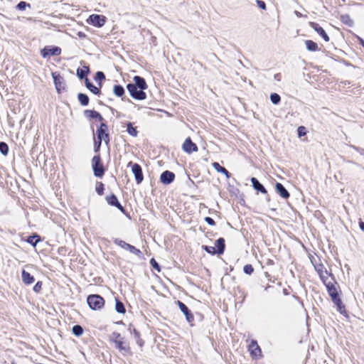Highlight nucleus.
<instances>
[{
  "label": "nucleus",
  "mask_w": 364,
  "mask_h": 364,
  "mask_svg": "<svg viewBox=\"0 0 364 364\" xmlns=\"http://www.w3.org/2000/svg\"><path fill=\"white\" fill-rule=\"evenodd\" d=\"M111 341L123 355L130 353L129 343L124 340V338L121 336L120 333L114 332L112 334Z\"/></svg>",
  "instance_id": "1"
},
{
  "label": "nucleus",
  "mask_w": 364,
  "mask_h": 364,
  "mask_svg": "<svg viewBox=\"0 0 364 364\" xmlns=\"http://www.w3.org/2000/svg\"><path fill=\"white\" fill-rule=\"evenodd\" d=\"M92 168L96 177L102 178L105 173V169L100 155L94 156L92 159Z\"/></svg>",
  "instance_id": "2"
},
{
  "label": "nucleus",
  "mask_w": 364,
  "mask_h": 364,
  "mask_svg": "<svg viewBox=\"0 0 364 364\" xmlns=\"http://www.w3.org/2000/svg\"><path fill=\"white\" fill-rule=\"evenodd\" d=\"M87 301L89 306L94 310L100 309L105 304L104 299L97 294L90 295Z\"/></svg>",
  "instance_id": "3"
},
{
  "label": "nucleus",
  "mask_w": 364,
  "mask_h": 364,
  "mask_svg": "<svg viewBox=\"0 0 364 364\" xmlns=\"http://www.w3.org/2000/svg\"><path fill=\"white\" fill-rule=\"evenodd\" d=\"M127 88L133 98L139 100L146 99V93L144 92L143 90L139 89L138 90V87H136V85L129 83L127 85Z\"/></svg>",
  "instance_id": "4"
},
{
  "label": "nucleus",
  "mask_w": 364,
  "mask_h": 364,
  "mask_svg": "<svg viewBox=\"0 0 364 364\" xmlns=\"http://www.w3.org/2000/svg\"><path fill=\"white\" fill-rule=\"evenodd\" d=\"M114 242L117 245L122 247V249L126 250L134 255L139 256L141 254V251L139 249L136 248L134 246H133L130 244L127 243L126 242H124L122 240L117 238L114 240Z\"/></svg>",
  "instance_id": "5"
},
{
  "label": "nucleus",
  "mask_w": 364,
  "mask_h": 364,
  "mask_svg": "<svg viewBox=\"0 0 364 364\" xmlns=\"http://www.w3.org/2000/svg\"><path fill=\"white\" fill-rule=\"evenodd\" d=\"M106 22V17L98 14H92L87 19V23L96 27H102Z\"/></svg>",
  "instance_id": "6"
},
{
  "label": "nucleus",
  "mask_w": 364,
  "mask_h": 364,
  "mask_svg": "<svg viewBox=\"0 0 364 364\" xmlns=\"http://www.w3.org/2000/svg\"><path fill=\"white\" fill-rule=\"evenodd\" d=\"M315 269L321 279L323 283H326V282H328L329 277L331 276V274H330L326 268L323 266V264H318L315 265Z\"/></svg>",
  "instance_id": "7"
},
{
  "label": "nucleus",
  "mask_w": 364,
  "mask_h": 364,
  "mask_svg": "<svg viewBox=\"0 0 364 364\" xmlns=\"http://www.w3.org/2000/svg\"><path fill=\"white\" fill-rule=\"evenodd\" d=\"M249 351L254 359H259L262 357V350L256 341L252 340L249 345Z\"/></svg>",
  "instance_id": "8"
},
{
  "label": "nucleus",
  "mask_w": 364,
  "mask_h": 364,
  "mask_svg": "<svg viewBox=\"0 0 364 364\" xmlns=\"http://www.w3.org/2000/svg\"><path fill=\"white\" fill-rule=\"evenodd\" d=\"M52 76L57 92L60 93L62 91L65 90V86L63 77L56 73H53Z\"/></svg>",
  "instance_id": "9"
},
{
  "label": "nucleus",
  "mask_w": 364,
  "mask_h": 364,
  "mask_svg": "<svg viewBox=\"0 0 364 364\" xmlns=\"http://www.w3.org/2000/svg\"><path fill=\"white\" fill-rule=\"evenodd\" d=\"M132 165V171L133 174L134 175L136 181L137 183H140L142 182L144 179L142 170L141 166L138 164H132V162H129L128 166Z\"/></svg>",
  "instance_id": "10"
},
{
  "label": "nucleus",
  "mask_w": 364,
  "mask_h": 364,
  "mask_svg": "<svg viewBox=\"0 0 364 364\" xmlns=\"http://www.w3.org/2000/svg\"><path fill=\"white\" fill-rule=\"evenodd\" d=\"M107 127L105 124L102 123L100 128L97 130V140L102 141L104 140V141L106 144H108L109 139V134L107 133Z\"/></svg>",
  "instance_id": "11"
},
{
  "label": "nucleus",
  "mask_w": 364,
  "mask_h": 364,
  "mask_svg": "<svg viewBox=\"0 0 364 364\" xmlns=\"http://www.w3.org/2000/svg\"><path fill=\"white\" fill-rule=\"evenodd\" d=\"M61 53V49L59 47H45L41 50V53L43 58H47L51 55H58Z\"/></svg>",
  "instance_id": "12"
},
{
  "label": "nucleus",
  "mask_w": 364,
  "mask_h": 364,
  "mask_svg": "<svg viewBox=\"0 0 364 364\" xmlns=\"http://www.w3.org/2000/svg\"><path fill=\"white\" fill-rule=\"evenodd\" d=\"M183 149L185 152L191 154L198 151L197 145L190 138H187L183 144Z\"/></svg>",
  "instance_id": "13"
},
{
  "label": "nucleus",
  "mask_w": 364,
  "mask_h": 364,
  "mask_svg": "<svg viewBox=\"0 0 364 364\" xmlns=\"http://www.w3.org/2000/svg\"><path fill=\"white\" fill-rule=\"evenodd\" d=\"M175 178V174L169 171H164L160 177L161 182L164 184H169L173 181Z\"/></svg>",
  "instance_id": "14"
},
{
  "label": "nucleus",
  "mask_w": 364,
  "mask_h": 364,
  "mask_svg": "<svg viewBox=\"0 0 364 364\" xmlns=\"http://www.w3.org/2000/svg\"><path fill=\"white\" fill-rule=\"evenodd\" d=\"M177 304H178L179 309H181V311L186 316L187 321L188 322L192 321L193 320V316L192 315V314H191V312H190L188 308L186 306V305L180 301H177Z\"/></svg>",
  "instance_id": "15"
},
{
  "label": "nucleus",
  "mask_w": 364,
  "mask_h": 364,
  "mask_svg": "<svg viewBox=\"0 0 364 364\" xmlns=\"http://www.w3.org/2000/svg\"><path fill=\"white\" fill-rule=\"evenodd\" d=\"M133 81L134 82L133 83V85H136V87L139 89L144 90L148 87L146 82H145V80L140 76H134L133 78Z\"/></svg>",
  "instance_id": "16"
},
{
  "label": "nucleus",
  "mask_w": 364,
  "mask_h": 364,
  "mask_svg": "<svg viewBox=\"0 0 364 364\" xmlns=\"http://www.w3.org/2000/svg\"><path fill=\"white\" fill-rule=\"evenodd\" d=\"M324 284L326 285L328 292L331 299L338 296L337 289L335 285L331 282H326V283H324Z\"/></svg>",
  "instance_id": "17"
},
{
  "label": "nucleus",
  "mask_w": 364,
  "mask_h": 364,
  "mask_svg": "<svg viewBox=\"0 0 364 364\" xmlns=\"http://www.w3.org/2000/svg\"><path fill=\"white\" fill-rule=\"evenodd\" d=\"M277 192L283 198H288L289 197V193L287 190L284 188V186L280 183H277L275 186Z\"/></svg>",
  "instance_id": "18"
},
{
  "label": "nucleus",
  "mask_w": 364,
  "mask_h": 364,
  "mask_svg": "<svg viewBox=\"0 0 364 364\" xmlns=\"http://www.w3.org/2000/svg\"><path fill=\"white\" fill-rule=\"evenodd\" d=\"M251 182H252V185L253 188L255 190H257V191H260L262 193H267V190L265 189V188L263 186L262 184H261L259 182V181L256 178L252 177L251 178Z\"/></svg>",
  "instance_id": "19"
},
{
  "label": "nucleus",
  "mask_w": 364,
  "mask_h": 364,
  "mask_svg": "<svg viewBox=\"0 0 364 364\" xmlns=\"http://www.w3.org/2000/svg\"><path fill=\"white\" fill-rule=\"evenodd\" d=\"M21 277L22 281L25 284H31L33 283L35 281L34 277L32 275H31L30 273L27 272L24 269L22 271Z\"/></svg>",
  "instance_id": "20"
},
{
  "label": "nucleus",
  "mask_w": 364,
  "mask_h": 364,
  "mask_svg": "<svg viewBox=\"0 0 364 364\" xmlns=\"http://www.w3.org/2000/svg\"><path fill=\"white\" fill-rule=\"evenodd\" d=\"M85 116L87 117L92 118V119H99L100 120H102L103 118L101 114L94 110H85L84 112Z\"/></svg>",
  "instance_id": "21"
},
{
  "label": "nucleus",
  "mask_w": 364,
  "mask_h": 364,
  "mask_svg": "<svg viewBox=\"0 0 364 364\" xmlns=\"http://www.w3.org/2000/svg\"><path fill=\"white\" fill-rule=\"evenodd\" d=\"M215 247L218 254H223L225 250V240L222 237L215 241Z\"/></svg>",
  "instance_id": "22"
},
{
  "label": "nucleus",
  "mask_w": 364,
  "mask_h": 364,
  "mask_svg": "<svg viewBox=\"0 0 364 364\" xmlns=\"http://www.w3.org/2000/svg\"><path fill=\"white\" fill-rule=\"evenodd\" d=\"M314 28L318 33V34L323 38L325 41L328 42L329 41L328 36L321 26L316 24L314 26Z\"/></svg>",
  "instance_id": "23"
},
{
  "label": "nucleus",
  "mask_w": 364,
  "mask_h": 364,
  "mask_svg": "<svg viewBox=\"0 0 364 364\" xmlns=\"http://www.w3.org/2000/svg\"><path fill=\"white\" fill-rule=\"evenodd\" d=\"M213 166L218 172L224 173L227 178L230 177V173H229V171L225 168L221 166L218 163L214 162L213 164Z\"/></svg>",
  "instance_id": "24"
},
{
  "label": "nucleus",
  "mask_w": 364,
  "mask_h": 364,
  "mask_svg": "<svg viewBox=\"0 0 364 364\" xmlns=\"http://www.w3.org/2000/svg\"><path fill=\"white\" fill-rule=\"evenodd\" d=\"M85 85L92 93L95 95H99L100 93V90L98 87L92 85L87 78L85 80Z\"/></svg>",
  "instance_id": "25"
},
{
  "label": "nucleus",
  "mask_w": 364,
  "mask_h": 364,
  "mask_svg": "<svg viewBox=\"0 0 364 364\" xmlns=\"http://www.w3.org/2000/svg\"><path fill=\"white\" fill-rule=\"evenodd\" d=\"M306 47L309 51H316L318 50V45L316 43L311 40L305 41Z\"/></svg>",
  "instance_id": "26"
},
{
  "label": "nucleus",
  "mask_w": 364,
  "mask_h": 364,
  "mask_svg": "<svg viewBox=\"0 0 364 364\" xmlns=\"http://www.w3.org/2000/svg\"><path fill=\"white\" fill-rule=\"evenodd\" d=\"M89 73V68L87 66H84L82 68H78L77 70V75L80 79H82L85 77L87 74Z\"/></svg>",
  "instance_id": "27"
},
{
  "label": "nucleus",
  "mask_w": 364,
  "mask_h": 364,
  "mask_svg": "<svg viewBox=\"0 0 364 364\" xmlns=\"http://www.w3.org/2000/svg\"><path fill=\"white\" fill-rule=\"evenodd\" d=\"M79 102L82 106H86L89 103V97L83 93H79L77 95Z\"/></svg>",
  "instance_id": "28"
},
{
  "label": "nucleus",
  "mask_w": 364,
  "mask_h": 364,
  "mask_svg": "<svg viewBox=\"0 0 364 364\" xmlns=\"http://www.w3.org/2000/svg\"><path fill=\"white\" fill-rule=\"evenodd\" d=\"M113 92L117 97H122L124 93V90L122 86L116 85L114 86Z\"/></svg>",
  "instance_id": "29"
},
{
  "label": "nucleus",
  "mask_w": 364,
  "mask_h": 364,
  "mask_svg": "<svg viewBox=\"0 0 364 364\" xmlns=\"http://www.w3.org/2000/svg\"><path fill=\"white\" fill-rule=\"evenodd\" d=\"M106 200H107V202L110 205H112V206H116L117 204L119 203L117 198L114 194L107 196Z\"/></svg>",
  "instance_id": "30"
},
{
  "label": "nucleus",
  "mask_w": 364,
  "mask_h": 364,
  "mask_svg": "<svg viewBox=\"0 0 364 364\" xmlns=\"http://www.w3.org/2000/svg\"><path fill=\"white\" fill-rule=\"evenodd\" d=\"M127 131L132 136H136L137 134H138V132L136 130V128L134 127L131 122L127 123Z\"/></svg>",
  "instance_id": "31"
},
{
  "label": "nucleus",
  "mask_w": 364,
  "mask_h": 364,
  "mask_svg": "<svg viewBox=\"0 0 364 364\" xmlns=\"http://www.w3.org/2000/svg\"><path fill=\"white\" fill-rule=\"evenodd\" d=\"M341 19L343 23L348 25V26H353V21L350 18V17L348 15L341 16Z\"/></svg>",
  "instance_id": "32"
},
{
  "label": "nucleus",
  "mask_w": 364,
  "mask_h": 364,
  "mask_svg": "<svg viewBox=\"0 0 364 364\" xmlns=\"http://www.w3.org/2000/svg\"><path fill=\"white\" fill-rule=\"evenodd\" d=\"M27 241L28 242H29L30 244L35 247L37 245V243L40 241V237L37 235H34L30 236Z\"/></svg>",
  "instance_id": "33"
},
{
  "label": "nucleus",
  "mask_w": 364,
  "mask_h": 364,
  "mask_svg": "<svg viewBox=\"0 0 364 364\" xmlns=\"http://www.w3.org/2000/svg\"><path fill=\"white\" fill-rule=\"evenodd\" d=\"M115 309L118 313L120 314H124L126 311L124 304L118 300L116 301Z\"/></svg>",
  "instance_id": "34"
},
{
  "label": "nucleus",
  "mask_w": 364,
  "mask_h": 364,
  "mask_svg": "<svg viewBox=\"0 0 364 364\" xmlns=\"http://www.w3.org/2000/svg\"><path fill=\"white\" fill-rule=\"evenodd\" d=\"M0 152L4 155L6 156L9 152V146L5 142H0Z\"/></svg>",
  "instance_id": "35"
},
{
  "label": "nucleus",
  "mask_w": 364,
  "mask_h": 364,
  "mask_svg": "<svg viewBox=\"0 0 364 364\" xmlns=\"http://www.w3.org/2000/svg\"><path fill=\"white\" fill-rule=\"evenodd\" d=\"M270 100L274 105H278L281 100V97L277 93H272L270 95Z\"/></svg>",
  "instance_id": "36"
},
{
  "label": "nucleus",
  "mask_w": 364,
  "mask_h": 364,
  "mask_svg": "<svg viewBox=\"0 0 364 364\" xmlns=\"http://www.w3.org/2000/svg\"><path fill=\"white\" fill-rule=\"evenodd\" d=\"M83 330L82 328L79 325H75L73 327V333L77 336H80L82 334Z\"/></svg>",
  "instance_id": "37"
},
{
  "label": "nucleus",
  "mask_w": 364,
  "mask_h": 364,
  "mask_svg": "<svg viewBox=\"0 0 364 364\" xmlns=\"http://www.w3.org/2000/svg\"><path fill=\"white\" fill-rule=\"evenodd\" d=\"M96 192L100 195L102 196L104 192V184L101 182H98L96 185Z\"/></svg>",
  "instance_id": "38"
},
{
  "label": "nucleus",
  "mask_w": 364,
  "mask_h": 364,
  "mask_svg": "<svg viewBox=\"0 0 364 364\" xmlns=\"http://www.w3.org/2000/svg\"><path fill=\"white\" fill-rule=\"evenodd\" d=\"M203 249L208 253L210 254H215V253H218V251L216 250V247H213V246H203Z\"/></svg>",
  "instance_id": "39"
},
{
  "label": "nucleus",
  "mask_w": 364,
  "mask_h": 364,
  "mask_svg": "<svg viewBox=\"0 0 364 364\" xmlns=\"http://www.w3.org/2000/svg\"><path fill=\"white\" fill-rule=\"evenodd\" d=\"M243 271L245 274L250 275L253 272L254 269L251 264H246L243 267Z\"/></svg>",
  "instance_id": "40"
},
{
  "label": "nucleus",
  "mask_w": 364,
  "mask_h": 364,
  "mask_svg": "<svg viewBox=\"0 0 364 364\" xmlns=\"http://www.w3.org/2000/svg\"><path fill=\"white\" fill-rule=\"evenodd\" d=\"M105 74L101 72V71H98L97 72L96 75H95V80H98V81H102V80H105ZM100 86H101V83L100 82L99 83Z\"/></svg>",
  "instance_id": "41"
},
{
  "label": "nucleus",
  "mask_w": 364,
  "mask_h": 364,
  "mask_svg": "<svg viewBox=\"0 0 364 364\" xmlns=\"http://www.w3.org/2000/svg\"><path fill=\"white\" fill-rule=\"evenodd\" d=\"M30 7V4H27L26 2L25 1H20L17 6H16V8L19 10H24L26 7Z\"/></svg>",
  "instance_id": "42"
},
{
  "label": "nucleus",
  "mask_w": 364,
  "mask_h": 364,
  "mask_svg": "<svg viewBox=\"0 0 364 364\" xmlns=\"http://www.w3.org/2000/svg\"><path fill=\"white\" fill-rule=\"evenodd\" d=\"M332 301L338 307L340 311L341 312L342 301L341 299L338 296H337L336 298L332 299Z\"/></svg>",
  "instance_id": "43"
},
{
  "label": "nucleus",
  "mask_w": 364,
  "mask_h": 364,
  "mask_svg": "<svg viewBox=\"0 0 364 364\" xmlns=\"http://www.w3.org/2000/svg\"><path fill=\"white\" fill-rule=\"evenodd\" d=\"M42 289V282H38L35 286L33 287V291L35 292H39Z\"/></svg>",
  "instance_id": "44"
},
{
  "label": "nucleus",
  "mask_w": 364,
  "mask_h": 364,
  "mask_svg": "<svg viewBox=\"0 0 364 364\" xmlns=\"http://www.w3.org/2000/svg\"><path fill=\"white\" fill-rule=\"evenodd\" d=\"M257 4L259 8H260L263 10L266 9V4L263 1L257 0Z\"/></svg>",
  "instance_id": "45"
},
{
  "label": "nucleus",
  "mask_w": 364,
  "mask_h": 364,
  "mask_svg": "<svg viewBox=\"0 0 364 364\" xmlns=\"http://www.w3.org/2000/svg\"><path fill=\"white\" fill-rule=\"evenodd\" d=\"M306 134L305 128L304 127H299L298 128V135L299 136H302Z\"/></svg>",
  "instance_id": "46"
},
{
  "label": "nucleus",
  "mask_w": 364,
  "mask_h": 364,
  "mask_svg": "<svg viewBox=\"0 0 364 364\" xmlns=\"http://www.w3.org/2000/svg\"><path fill=\"white\" fill-rule=\"evenodd\" d=\"M102 141L97 140V141L95 142V151L97 152L100 150Z\"/></svg>",
  "instance_id": "47"
},
{
  "label": "nucleus",
  "mask_w": 364,
  "mask_h": 364,
  "mask_svg": "<svg viewBox=\"0 0 364 364\" xmlns=\"http://www.w3.org/2000/svg\"><path fill=\"white\" fill-rule=\"evenodd\" d=\"M205 220L210 225H215L214 220L213 218H210V217H206L205 218Z\"/></svg>",
  "instance_id": "48"
},
{
  "label": "nucleus",
  "mask_w": 364,
  "mask_h": 364,
  "mask_svg": "<svg viewBox=\"0 0 364 364\" xmlns=\"http://www.w3.org/2000/svg\"><path fill=\"white\" fill-rule=\"evenodd\" d=\"M132 333H133L134 336V338H135L136 339V338H140V333H139V331H137L135 328H134V329L132 330Z\"/></svg>",
  "instance_id": "49"
},
{
  "label": "nucleus",
  "mask_w": 364,
  "mask_h": 364,
  "mask_svg": "<svg viewBox=\"0 0 364 364\" xmlns=\"http://www.w3.org/2000/svg\"><path fill=\"white\" fill-rule=\"evenodd\" d=\"M151 264H152V266L157 269L159 271V265L158 264L156 263V262L154 260V259H151Z\"/></svg>",
  "instance_id": "50"
},
{
  "label": "nucleus",
  "mask_w": 364,
  "mask_h": 364,
  "mask_svg": "<svg viewBox=\"0 0 364 364\" xmlns=\"http://www.w3.org/2000/svg\"><path fill=\"white\" fill-rule=\"evenodd\" d=\"M136 342L140 347H142L144 345V341L141 338H136Z\"/></svg>",
  "instance_id": "51"
},
{
  "label": "nucleus",
  "mask_w": 364,
  "mask_h": 364,
  "mask_svg": "<svg viewBox=\"0 0 364 364\" xmlns=\"http://www.w3.org/2000/svg\"><path fill=\"white\" fill-rule=\"evenodd\" d=\"M115 207H117L121 212L124 213H125L124 207L119 203H118Z\"/></svg>",
  "instance_id": "52"
},
{
  "label": "nucleus",
  "mask_w": 364,
  "mask_h": 364,
  "mask_svg": "<svg viewBox=\"0 0 364 364\" xmlns=\"http://www.w3.org/2000/svg\"><path fill=\"white\" fill-rule=\"evenodd\" d=\"M274 79L277 81H280L282 79V75L280 73H277L274 75Z\"/></svg>",
  "instance_id": "53"
},
{
  "label": "nucleus",
  "mask_w": 364,
  "mask_h": 364,
  "mask_svg": "<svg viewBox=\"0 0 364 364\" xmlns=\"http://www.w3.org/2000/svg\"><path fill=\"white\" fill-rule=\"evenodd\" d=\"M359 227L363 231H364V222L360 221L359 223Z\"/></svg>",
  "instance_id": "54"
},
{
  "label": "nucleus",
  "mask_w": 364,
  "mask_h": 364,
  "mask_svg": "<svg viewBox=\"0 0 364 364\" xmlns=\"http://www.w3.org/2000/svg\"><path fill=\"white\" fill-rule=\"evenodd\" d=\"M360 42H361V44L363 45V46L364 47V41L360 39Z\"/></svg>",
  "instance_id": "55"
}]
</instances>
